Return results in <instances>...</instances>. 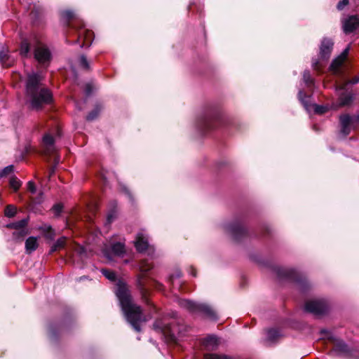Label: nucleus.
<instances>
[{"label":"nucleus","mask_w":359,"mask_h":359,"mask_svg":"<svg viewBox=\"0 0 359 359\" xmlns=\"http://www.w3.org/2000/svg\"><path fill=\"white\" fill-rule=\"evenodd\" d=\"M115 293L119 300L126 320L133 326L135 330L140 332V323L146 322L148 319L142 314L141 307L133 302L127 285L124 283L118 281L116 284Z\"/></svg>","instance_id":"1"},{"label":"nucleus","mask_w":359,"mask_h":359,"mask_svg":"<svg viewBox=\"0 0 359 359\" xmlns=\"http://www.w3.org/2000/svg\"><path fill=\"white\" fill-rule=\"evenodd\" d=\"M41 76L36 73L28 75L26 84L27 101L30 108L34 110L41 109L44 105L52 101L50 91L40 86Z\"/></svg>","instance_id":"2"},{"label":"nucleus","mask_w":359,"mask_h":359,"mask_svg":"<svg viewBox=\"0 0 359 359\" xmlns=\"http://www.w3.org/2000/svg\"><path fill=\"white\" fill-rule=\"evenodd\" d=\"M179 305L191 313H201L211 320L217 319L215 311L207 304H198L189 299H180Z\"/></svg>","instance_id":"3"},{"label":"nucleus","mask_w":359,"mask_h":359,"mask_svg":"<svg viewBox=\"0 0 359 359\" xmlns=\"http://www.w3.org/2000/svg\"><path fill=\"white\" fill-rule=\"evenodd\" d=\"M359 82V76H356L351 80L347 81L340 86L337 87V91L339 96V104L341 106L348 104L351 100L352 95L350 93L347 92V88L349 85L356 84Z\"/></svg>","instance_id":"4"},{"label":"nucleus","mask_w":359,"mask_h":359,"mask_svg":"<svg viewBox=\"0 0 359 359\" xmlns=\"http://www.w3.org/2000/svg\"><path fill=\"white\" fill-rule=\"evenodd\" d=\"M34 55L36 60L43 66H47L51 59V54L48 48L42 43H36Z\"/></svg>","instance_id":"5"},{"label":"nucleus","mask_w":359,"mask_h":359,"mask_svg":"<svg viewBox=\"0 0 359 359\" xmlns=\"http://www.w3.org/2000/svg\"><path fill=\"white\" fill-rule=\"evenodd\" d=\"M341 125V133L344 136L348 135L352 128L359 123V115L356 116H350L348 114L341 115L339 118Z\"/></svg>","instance_id":"6"},{"label":"nucleus","mask_w":359,"mask_h":359,"mask_svg":"<svg viewBox=\"0 0 359 359\" xmlns=\"http://www.w3.org/2000/svg\"><path fill=\"white\" fill-rule=\"evenodd\" d=\"M305 311L318 316L323 314L327 309V305L324 300H311L306 302Z\"/></svg>","instance_id":"7"},{"label":"nucleus","mask_w":359,"mask_h":359,"mask_svg":"<svg viewBox=\"0 0 359 359\" xmlns=\"http://www.w3.org/2000/svg\"><path fill=\"white\" fill-rule=\"evenodd\" d=\"M135 246L140 252H147L148 255H151L154 252L153 248L149 245L147 235L142 232L137 233Z\"/></svg>","instance_id":"8"},{"label":"nucleus","mask_w":359,"mask_h":359,"mask_svg":"<svg viewBox=\"0 0 359 359\" xmlns=\"http://www.w3.org/2000/svg\"><path fill=\"white\" fill-rule=\"evenodd\" d=\"M333 41L329 39H323L320 47V56L323 60H327L332 52Z\"/></svg>","instance_id":"9"},{"label":"nucleus","mask_w":359,"mask_h":359,"mask_svg":"<svg viewBox=\"0 0 359 359\" xmlns=\"http://www.w3.org/2000/svg\"><path fill=\"white\" fill-rule=\"evenodd\" d=\"M54 142L55 140L51 135L49 133L44 135L42 140V145L46 154H52L55 151Z\"/></svg>","instance_id":"10"},{"label":"nucleus","mask_w":359,"mask_h":359,"mask_svg":"<svg viewBox=\"0 0 359 359\" xmlns=\"http://www.w3.org/2000/svg\"><path fill=\"white\" fill-rule=\"evenodd\" d=\"M359 27V18L356 15H351L343 22L344 31L346 33H351Z\"/></svg>","instance_id":"11"},{"label":"nucleus","mask_w":359,"mask_h":359,"mask_svg":"<svg viewBox=\"0 0 359 359\" xmlns=\"http://www.w3.org/2000/svg\"><path fill=\"white\" fill-rule=\"evenodd\" d=\"M348 52H349V47H347L343 50V52L341 53L340 55H339L337 58H335L332 61V62L330 65V68L333 72H334L336 73L338 72L339 67L342 65V64L346 60Z\"/></svg>","instance_id":"12"},{"label":"nucleus","mask_w":359,"mask_h":359,"mask_svg":"<svg viewBox=\"0 0 359 359\" xmlns=\"http://www.w3.org/2000/svg\"><path fill=\"white\" fill-rule=\"evenodd\" d=\"M219 118L218 114L215 112H210L208 114H206L200 121L199 127L201 129H209L212 128L213 126H212V122L213 121H216Z\"/></svg>","instance_id":"13"},{"label":"nucleus","mask_w":359,"mask_h":359,"mask_svg":"<svg viewBox=\"0 0 359 359\" xmlns=\"http://www.w3.org/2000/svg\"><path fill=\"white\" fill-rule=\"evenodd\" d=\"M219 344V339L215 335L207 337L203 341V345L208 350H215Z\"/></svg>","instance_id":"14"},{"label":"nucleus","mask_w":359,"mask_h":359,"mask_svg":"<svg viewBox=\"0 0 359 359\" xmlns=\"http://www.w3.org/2000/svg\"><path fill=\"white\" fill-rule=\"evenodd\" d=\"M93 35V33L88 29H83L81 30L79 33V39H83V43L82 46H87L89 47L92 43V36Z\"/></svg>","instance_id":"15"},{"label":"nucleus","mask_w":359,"mask_h":359,"mask_svg":"<svg viewBox=\"0 0 359 359\" xmlns=\"http://www.w3.org/2000/svg\"><path fill=\"white\" fill-rule=\"evenodd\" d=\"M39 244L36 237L30 236L25 241V250L28 254H30L36 250Z\"/></svg>","instance_id":"16"},{"label":"nucleus","mask_w":359,"mask_h":359,"mask_svg":"<svg viewBox=\"0 0 359 359\" xmlns=\"http://www.w3.org/2000/svg\"><path fill=\"white\" fill-rule=\"evenodd\" d=\"M154 327L156 330H159L164 334L170 333L174 334V329L169 324H163L161 321H156L154 324Z\"/></svg>","instance_id":"17"},{"label":"nucleus","mask_w":359,"mask_h":359,"mask_svg":"<svg viewBox=\"0 0 359 359\" xmlns=\"http://www.w3.org/2000/svg\"><path fill=\"white\" fill-rule=\"evenodd\" d=\"M332 340L334 343V351L339 353L348 352V346L343 341L337 339H332Z\"/></svg>","instance_id":"18"},{"label":"nucleus","mask_w":359,"mask_h":359,"mask_svg":"<svg viewBox=\"0 0 359 359\" xmlns=\"http://www.w3.org/2000/svg\"><path fill=\"white\" fill-rule=\"evenodd\" d=\"M228 230L235 238H237L238 236L240 234L241 235L245 232L243 226L239 224H233L229 225L228 226Z\"/></svg>","instance_id":"19"},{"label":"nucleus","mask_w":359,"mask_h":359,"mask_svg":"<svg viewBox=\"0 0 359 359\" xmlns=\"http://www.w3.org/2000/svg\"><path fill=\"white\" fill-rule=\"evenodd\" d=\"M27 224H28V219H21V220L15 222L7 224L6 225V227L8 229H15L18 231L19 229L25 228V226L27 225Z\"/></svg>","instance_id":"20"},{"label":"nucleus","mask_w":359,"mask_h":359,"mask_svg":"<svg viewBox=\"0 0 359 359\" xmlns=\"http://www.w3.org/2000/svg\"><path fill=\"white\" fill-rule=\"evenodd\" d=\"M20 53L23 57H28L30 55V44L25 39L21 42Z\"/></svg>","instance_id":"21"},{"label":"nucleus","mask_w":359,"mask_h":359,"mask_svg":"<svg viewBox=\"0 0 359 359\" xmlns=\"http://www.w3.org/2000/svg\"><path fill=\"white\" fill-rule=\"evenodd\" d=\"M13 62L14 60L11 59L10 56L8 55L6 53L3 51L0 53V63L3 67H10L13 64Z\"/></svg>","instance_id":"22"},{"label":"nucleus","mask_w":359,"mask_h":359,"mask_svg":"<svg viewBox=\"0 0 359 359\" xmlns=\"http://www.w3.org/2000/svg\"><path fill=\"white\" fill-rule=\"evenodd\" d=\"M111 250L112 252L116 255L121 256L123 255L125 252L124 243L121 242H117L114 243L111 245Z\"/></svg>","instance_id":"23"},{"label":"nucleus","mask_w":359,"mask_h":359,"mask_svg":"<svg viewBox=\"0 0 359 359\" xmlns=\"http://www.w3.org/2000/svg\"><path fill=\"white\" fill-rule=\"evenodd\" d=\"M65 243H66V238L65 237H62V238H59L51 247L50 252L53 253L55 251H57L58 250L63 248L65 245Z\"/></svg>","instance_id":"24"},{"label":"nucleus","mask_w":359,"mask_h":359,"mask_svg":"<svg viewBox=\"0 0 359 359\" xmlns=\"http://www.w3.org/2000/svg\"><path fill=\"white\" fill-rule=\"evenodd\" d=\"M280 336V332L276 329H270L267 331V340L274 341Z\"/></svg>","instance_id":"25"},{"label":"nucleus","mask_w":359,"mask_h":359,"mask_svg":"<svg viewBox=\"0 0 359 359\" xmlns=\"http://www.w3.org/2000/svg\"><path fill=\"white\" fill-rule=\"evenodd\" d=\"M17 213V208L13 205H8L4 211L5 216L7 217H13Z\"/></svg>","instance_id":"26"},{"label":"nucleus","mask_w":359,"mask_h":359,"mask_svg":"<svg viewBox=\"0 0 359 359\" xmlns=\"http://www.w3.org/2000/svg\"><path fill=\"white\" fill-rule=\"evenodd\" d=\"M11 187L15 191H18L22 185V182L16 177H12L9 182Z\"/></svg>","instance_id":"27"},{"label":"nucleus","mask_w":359,"mask_h":359,"mask_svg":"<svg viewBox=\"0 0 359 359\" xmlns=\"http://www.w3.org/2000/svg\"><path fill=\"white\" fill-rule=\"evenodd\" d=\"M27 234V231H25V228L19 229L13 233V239L16 241H20L23 239L25 236Z\"/></svg>","instance_id":"28"},{"label":"nucleus","mask_w":359,"mask_h":359,"mask_svg":"<svg viewBox=\"0 0 359 359\" xmlns=\"http://www.w3.org/2000/svg\"><path fill=\"white\" fill-rule=\"evenodd\" d=\"M102 273L109 280L111 281H115L116 279V273L112 271L107 269H102L101 270Z\"/></svg>","instance_id":"29"},{"label":"nucleus","mask_w":359,"mask_h":359,"mask_svg":"<svg viewBox=\"0 0 359 359\" xmlns=\"http://www.w3.org/2000/svg\"><path fill=\"white\" fill-rule=\"evenodd\" d=\"M152 268L151 263L148 260H142L140 263V269L143 272L149 271Z\"/></svg>","instance_id":"30"},{"label":"nucleus","mask_w":359,"mask_h":359,"mask_svg":"<svg viewBox=\"0 0 359 359\" xmlns=\"http://www.w3.org/2000/svg\"><path fill=\"white\" fill-rule=\"evenodd\" d=\"M205 359H231L230 357H228L224 355H218L215 353H206L204 355Z\"/></svg>","instance_id":"31"},{"label":"nucleus","mask_w":359,"mask_h":359,"mask_svg":"<svg viewBox=\"0 0 359 359\" xmlns=\"http://www.w3.org/2000/svg\"><path fill=\"white\" fill-rule=\"evenodd\" d=\"M313 109H314V111L316 114H323L325 113L328 110V107L327 106H323V105L314 104L313 105Z\"/></svg>","instance_id":"32"},{"label":"nucleus","mask_w":359,"mask_h":359,"mask_svg":"<svg viewBox=\"0 0 359 359\" xmlns=\"http://www.w3.org/2000/svg\"><path fill=\"white\" fill-rule=\"evenodd\" d=\"M303 79L305 83L309 86L313 83V80L311 79V74L309 72H304L303 75Z\"/></svg>","instance_id":"33"},{"label":"nucleus","mask_w":359,"mask_h":359,"mask_svg":"<svg viewBox=\"0 0 359 359\" xmlns=\"http://www.w3.org/2000/svg\"><path fill=\"white\" fill-rule=\"evenodd\" d=\"M13 171V165H8L6 168H4L1 172H0V177H4L8 174L11 173Z\"/></svg>","instance_id":"34"},{"label":"nucleus","mask_w":359,"mask_h":359,"mask_svg":"<svg viewBox=\"0 0 359 359\" xmlns=\"http://www.w3.org/2000/svg\"><path fill=\"white\" fill-rule=\"evenodd\" d=\"M80 65L85 69H90V65L86 57L84 55H81L80 57Z\"/></svg>","instance_id":"35"},{"label":"nucleus","mask_w":359,"mask_h":359,"mask_svg":"<svg viewBox=\"0 0 359 359\" xmlns=\"http://www.w3.org/2000/svg\"><path fill=\"white\" fill-rule=\"evenodd\" d=\"M27 190L32 194H36V187L34 184V183L32 181H29L28 183H27Z\"/></svg>","instance_id":"36"},{"label":"nucleus","mask_w":359,"mask_h":359,"mask_svg":"<svg viewBox=\"0 0 359 359\" xmlns=\"http://www.w3.org/2000/svg\"><path fill=\"white\" fill-rule=\"evenodd\" d=\"M98 113H99V110L97 109L93 110L92 112H90L87 116V119L88 121H92V120L95 119L97 116Z\"/></svg>","instance_id":"37"},{"label":"nucleus","mask_w":359,"mask_h":359,"mask_svg":"<svg viewBox=\"0 0 359 359\" xmlns=\"http://www.w3.org/2000/svg\"><path fill=\"white\" fill-rule=\"evenodd\" d=\"M62 205L60 203L55 204L53 207V210L54 211L56 215H58L62 212Z\"/></svg>","instance_id":"38"},{"label":"nucleus","mask_w":359,"mask_h":359,"mask_svg":"<svg viewBox=\"0 0 359 359\" xmlns=\"http://www.w3.org/2000/svg\"><path fill=\"white\" fill-rule=\"evenodd\" d=\"M348 4V0H342L340 1L337 4V9L338 10H342L345 6H346Z\"/></svg>","instance_id":"39"},{"label":"nucleus","mask_w":359,"mask_h":359,"mask_svg":"<svg viewBox=\"0 0 359 359\" xmlns=\"http://www.w3.org/2000/svg\"><path fill=\"white\" fill-rule=\"evenodd\" d=\"M298 95L300 101L304 104V105L306 107H307L306 102V101H304V97H306V95L304 94V93L302 90H299Z\"/></svg>","instance_id":"40"},{"label":"nucleus","mask_w":359,"mask_h":359,"mask_svg":"<svg viewBox=\"0 0 359 359\" xmlns=\"http://www.w3.org/2000/svg\"><path fill=\"white\" fill-rule=\"evenodd\" d=\"M63 15L67 19H72L74 17V13L71 11H66L63 13Z\"/></svg>","instance_id":"41"},{"label":"nucleus","mask_w":359,"mask_h":359,"mask_svg":"<svg viewBox=\"0 0 359 359\" xmlns=\"http://www.w3.org/2000/svg\"><path fill=\"white\" fill-rule=\"evenodd\" d=\"M75 250L80 255H82L85 252L84 248L80 245H76Z\"/></svg>","instance_id":"42"},{"label":"nucleus","mask_w":359,"mask_h":359,"mask_svg":"<svg viewBox=\"0 0 359 359\" xmlns=\"http://www.w3.org/2000/svg\"><path fill=\"white\" fill-rule=\"evenodd\" d=\"M85 90H86V93L87 95H90V93H91V86H90V84H89V83H88V84H87V85L86 86V89H85Z\"/></svg>","instance_id":"43"},{"label":"nucleus","mask_w":359,"mask_h":359,"mask_svg":"<svg viewBox=\"0 0 359 359\" xmlns=\"http://www.w3.org/2000/svg\"><path fill=\"white\" fill-rule=\"evenodd\" d=\"M293 273H294V270L290 269L287 270L284 275L287 277H291Z\"/></svg>","instance_id":"44"},{"label":"nucleus","mask_w":359,"mask_h":359,"mask_svg":"<svg viewBox=\"0 0 359 359\" xmlns=\"http://www.w3.org/2000/svg\"><path fill=\"white\" fill-rule=\"evenodd\" d=\"M306 284V283H304V282H302V281H299L298 283V285H299V288L302 290H304V285Z\"/></svg>","instance_id":"45"},{"label":"nucleus","mask_w":359,"mask_h":359,"mask_svg":"<svg viewBox=\"0 0 359 359\" xmlns=\"http://www.w3.org/2000/svg\"><path fill=\"white\" fill-rule=\"evenodd\" d=\"M113 220V218H112V215H109L107 216V222L108 223H111Z\"/></svg>","instance_id":"46"},{"label":"nucleus","mask_w":359,"mask_h":359,"mask_svg":"<svg viewBox=\"0 0 359 359\" xmlns=\"http://www.w3.org/2000/svg\"><path fill=\"white\" fill-rule=\"evenodd\" d=\"M318 62H313L312 63V66L314 69H318Z\"/></svg>","instance_id":"47"},{"label":"nucleus","mask_w":359,"mask_h":359,"mask_svg":"<svg viewBox=\"0 0 359 359\" xmlns=\"http://www.w3.org/2000/svg\"><path fill=\"white\" fill-rule=\"evenodd\" d=\"M192 276H196V272H195V271H193V272H192Z\"/></svg>","instance_id":"48"},{"label":"nucleus","mask_w":359,"mask_h":359,"mask_svg":"<svg viewBox=\"0 0 359 359\" xmlns=\"http://www.w3.org/2000/svg\"><path fill=\"white\" fill-rule=\"evenodd\" d=\"M170 280H173V276H170Z\"/></svg>","instance_id":"49"}]
</instances>
